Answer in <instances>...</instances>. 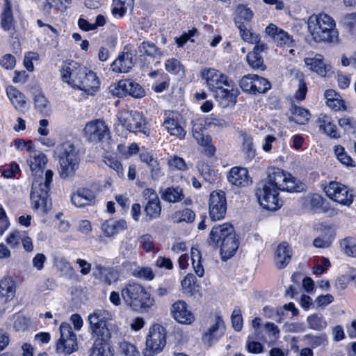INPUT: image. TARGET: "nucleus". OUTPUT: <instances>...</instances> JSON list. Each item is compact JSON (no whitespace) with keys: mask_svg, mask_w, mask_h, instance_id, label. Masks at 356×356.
<instances>
[{"mask_svg":"<svg viewBox=\"0 0 356 356\" xmlns=\"http://www.w3.org/2000/svg\"><path fill=\"white\" fill-rule=\"evenodd\" d=\"M334 154L337 159L343 165L346 166L353 167L355 166L354 161L349 155L345 152L344 147L341 145H337L334 147Z\"/></svg>","mask_w":356,"mask_h":356,"instance_id":"864d4df0","label":"nucleus"},{"mask_svg":"<svg viewBox=\"0 0 356 356\" xmlns=\"http://www.w3.org/2000/svg\"><path fill=\"white\" fill-rule=\"evenodd\" d=\"M148 167L149 168L150 177L152 179L159 180L164 176L163 170L156 159L149 163Z\"/></svg>","mask_w":356,"mask_h":356,"instance_id":"6e6d98bb","label":"nucleus"},{"mask_svg":"<svg viewBox=\"0 0 356 356\" xmlns=\"http://www.w3.org/2000/svg\"><path fill=\"white\" fill-rule=\"evenodd\" d=\"M195 218V214L193 211L190 209H184L176 211L172 215V220L174 223H191Z\"/></svg>","mask_w":356,"mask_h":356,"instance_id":"4c0bfd02","label":"nucleus"},{"mask_svg":"<svg viewBox=\"0 0 356 356\" xmlns=\"http://www.w3.org/2000/svg\"><path fill=\"white\" fill-rule=\"evenodd\" d=\"M316 122L319 129L323 130L330 138H338L340 137L337 127L330 116L321 113L318 115Z\"/></svg>","mask_w":356,"mask_h":356,"instance_id":"a878e982","label":"nucleus"},{"mask_svg":"<svg viewBox=\"0 0 356 356\" xmlns=\"http://www.w3.org/2000/svg\"><path fill=\"white\" fill-rule=\"evenodd\" d=\"M133 0H113L112 13L114 15H118L120 17H123L127 12V7L131 5Z\"/></svg>","mask_w":356,"mask_h":356,"instance_id":"5fc2aeb1","label":"nucleus"},{"mask_svg":"<svg viewBox=\"0 0 356 356\" xmlns=\"http://www.w3.org/2000/svg\"><path fill=\"white\" fill-rule=\"evenodd\" d=\"M254 94L264 93L271 87L270 82L265 78L254 74Z\"/></svg>","mask_w":356,"mask_h":356,"instance_id":"603ef678","label":"nucleus"},{"mask_svg":"<svg viewBox=\"0 0 356 356\" xmlns=\"http://www.w3.org/2000/svg\"><path fill=\"white\" fill-rule=\"evenodd\" d=\"M341 251L348 257H356V238L346 237L340 241Z\"/></svg>","mask_w":356,"mask_h":356,"instance_id":"a18cd8bd","label":"nucleus"},{"mask_svg":"<svg viewBox=\"0 0 356 356\" xmlns=\"http://www.w3.org/2000/svg\"><path fill=\"white\" fill-rule=\"evenodd\" d=\"M97 197L96 192L89 187H80L71 195V202L76 207H84L93 204Z\"/></svg>","mask_w":356,"mask_h":356,"instance_id":"f3484780","label":"nucleus"},{"mask_svg":"<svg viewBox=\"0 0 356 356\" xmlns=\"http://www.w3.org/2000/svg\"><path fill=\"white\" fill-rule=\"evenodd\" d=\"M166 344V331L159 324L151 326L146 337L145 348L143 350V356H155L161 353Z\"/></svg>","mask_w":356,"mask_h":356,"instance_id":"9d476101","label":"nucleus"},{"mask_svg":"<svg viewBox=\"0 0 356 356\" xmlns=\"http://www.w3.org/2000/svg\"><path fill=\"white\" fill-rule=\"evenodd\" d=\"M307 345L312 348H316L320 346H326L328 343L327 337L325 334L319 335H310L307 334L304 337Z\"/></svg>","mask_w":356,"mask_h":356,"instance_id":"49530a36","label":"nucleus"},{"mask_svg":"<svg viewBox=\"0 0 356 356\" xmlns=\"http://www.w3.org/2000/svg\"><path fill=\"white\" fill-rule=\"evenodd\" d=\"M54 264L63 275L72 276L74 270L70 263L63 256H57L54 259Z\"/></svg>","mask_w":356,"mask_h":356,"instance_id":"37998d69","label":"nucleus"},{"mask_svg":"<svg viewBox=\"0 0 356 356\" xmlns=\"http://www.w3.org/2000/svg\"><path fill=\"white\" fill-rule=\"evenodd\" d=\"M143 195L147 201L144 209L146 216L150 220L159 217L161 212V206L156 191L152 188H146L143 191Z\"/></svg>","mask_w":356,"mask_h":356,"instance_id":"dca6fc26","label":"nucleus"},{"mask_svg":"<svg viewBox=\"0 0 356 356\" xmlns=\"http://www.w3.org/2000/svg\"><path fill=\"white\" fill-rule=\"evenodd\" d=\"M21 240L22 236L20 232L15 230L9 234L6 238V243L11 248H17L19 246Z\"/></svg>","mask_w":356,"mask_h":356,"instance_id":"e2e57ef3","label":"nucleus"},{"mask_svg":"<svg viewBox=\"0 0 356 356\" xmlns=\"http://www.w3.org/2000/svg\"><path fill=\"white\" fill-rule=\"evenodd\" d=\"M201 76L222 106L227 107L236 103L237 90L234 89L227 75L214 68H206L202 70Z\"/></svg>","mask_w":356,"mask_h":356,"instance_id":"7ed1b4c3","label":"nucleus"},{"mask_svg":"<svg viewBox=\"0 0 356 356\" xmlns=\"http://www.w3.org/2000/svg\"><path fill=\"white\" fill-rule=\"evenodd\" d=\"M209 211L213 221L224 218L227 211V200L224 191H214L210 194Z\"/></svg>","mask_w":356,"mask_h":356,"instance_id":"ddd939ff","label":"nucleus"},{"mask_svg":"<svg viewBox=\"0 0 356 356\" xmlns=\"http://www.w3.org/2000/svg\"><path fill=\"white\" fill-rule=\"evenodd\" d=\"M307 30L316 43L339 42V31L334 18L326 13L312 15L307 19Z\"/></svg>","mask_w":356,"mask_h":356,"instance_id":"20e7f679","label":"nucleus"},{"mask_svg":"<svg viewBox=\"0 0 356 356\" xmlns=\"http://www.w3.org/2000/svg\"><path fill=\"white\" fill-rule=\"evenodd\" d=\"M110 134V130L105 121L96 119L86 123L83 129V135L88 141L98 143Z\"/></svg>","mask_w":356,"mask_h":356,"instance_id":"f8f14e48","label":"nucleus"},{"mask_svg":"<svg viewBox=\"0 0 356 356\" xmlns=\"http://www.w3.org/2000/svg\"><path fill=\"white\" fill-rule=\"evenodd\" d=\"M16 59L14 56L7 54L2 56L0 59V65L6 70H12L15 67Z\"/></svg>","mask_w":356,"mask_h":356,"instance_id":"338daca9","label":"nucleus"},{"mask_svg":"<svg viewBox=\"0 0 356 356\" xmlns=\"http://www.w3.org/2000/svg\"><path fill=\"white\" fill-rule=\"evenodd\" d=\"M102 230L104 234L107 237H112L120 232L127 228V222L124 220H106L102 225Z\"/></svg>","mask_w":356,"mask_h":356,"instance_id":"bb28decb","label":"nucleus"},{"mask_svg":"<svg viewBox=\"0 0 356 356\" xmlns=\"http://www.w3.org/2000/svg\"><path fill=\"white\" fill-rule=\"evenodd\" d=\"M254 15L253 11L246 6L240 4L236 9L234 18V24L237 28L249 25Z\"/></svg>","mask_w":356,"mask_h":356,"instance_id":"cd10ccee","label":"nucleus"},{"mask_svg":"<svg viewBox=\"0 0 356 356\" xmlns=\"http://www.w3.org/2000/svg\"><path fill=\"white\" fill-rule=\"evenodd\" d=\"M228 181L238 187H245L251 184L252 179L245 168L233 167L227 175Z\"/></svg>","mask_w":356,"mask_h":356,"instance_id":"aec40b11","label":"nucleus"},{"mask_svg":"<svg viewBox=\"0 0 356 356\" xmlns=\"http://www.w3.org/2000/svg\"><path fill=\"white\" fill-rule=\"evenodd\" d=\"M234 229L232 225L225 223L220 225L214 226L209 234V240L215 245H218L225 238L234 234Z\"/></svg>","mask_w":356,"mask_h":356,"instance_id":"4be33fe9","label":"nucleus"},{"mask_svg":"<svg viewBox=\"0 0 356 356\" xmlns=\"http://www.w3.org/2000/svg\"><path fill=\"white\" fill-rule=\"evenodd\" d=\"M104 162L109 168L113 169L120 177H124L122 165L116 158L111 156H106Z\"/></svg>","mask_w":356,"mask_h":356,"instance_id":"13d9d810","label":"nucleus"},{"mask_svg":"<svg viewBox=\"0 0 356 356\" xmlns=\"http://www.w3.org/2000/svg\"><path fill=\"white\" fill-rule=\"evenodd\" d=\"M308 327L314 330H323L327 325V321L325 320L322 314H313L309 315L307 318Z\"/></svg>","mask_w":356,"mask_h":356,"instance_id":"79ce46f5","label":"nucleus"},{"mask_svg":"<svg viewBox=\"0 0 356 356\" xmlns=\"http://www.w3.org/2000/svg\"><path fill=\"white\" fill-rule=\"evenodd\" d=\"M48 159L46 155L42 152H35L27 159V163L30 167L32 174L43 172L45 165Z\"/></svg>","mask_w":356,"mask_h":356,"instance_id":"7c9ffc66","label":"nucleus"},{"mask_svg":"<svg viewBox=\"0 0 356 356\" xmlns=\"http://www.w3.org/2000/svg\"><path fill=\"white\" fill-rule=\"evenodd\" d=\"M339 23L350 35L356 40V13H348L341 17Z\"/></svg>","mask_w":356,"mask_h":356,"instance_id":"c9c22d12","label":"nucleus"},{"mask_svg":"<svg viewBox=\"0 0 356 356\" xmlns=\"http://www.w3.org/2000/svg\"><path fill=\"white\" fill-rule=\"evenodd\" d=\"M254 74L244 76L240 81V87L243 91L254 94Z\"/></svg>","mask_w":356,"mask_h":356,"instance_id":"bf43d9fd","label":"nucleus"},{"mask_svg":"<svg viewBox=\"0 0 356 356\" xmlns=\"http://www.w3.org/2000/svg\"><path fill=\"white\" fill-rule=\"evenodd\" d=\"M290 120L299 124H306L311 117L308 110L298 106H292Z\"/></svg>","mask_w":356,"mask_h":356,"instance_id":"e433bc0d","label":"nucleus"},{"mask_svg":"<svg viewBox=\"0 0 356 356\" xmlns=\"http://www.w3.org/2000/svg\"><path fill=\"white\" fill-rule=\"evenodd\" d=\"M240 138L241 140V150L245 158L248 160L252 159L255 156L252 137L246 132L241 131Z\"/></svg>","mask_w":356,"mask_h":356,"instance_id":"72a5a7b5","label":"nucleus"},{"mask_svg":"<svg viewBox=\"0 0 356 356\" xmlns=\"http://www.w3.org/2000/svg\"><path fill=\"white\" fill-rule=\"evenodd\" d=\"M170 311L174 319L179 323L190 325L195 321L193 314L183 300H178L172 304Z\"/></svg>","mask_w":356,"mask_h":356,"instance_id":"a211bd4d","label":"nucleus"},{"mask_svg":"<svg viewBox=\"0 0 356 356\" xmlns=\"http://www.w3.org/2000/svg\"><path fill=\"white\" fill-rule=\"evenodd\" d=\"M60 332V337L58 343H63L62 341L65 339H70L71 338H76V335L73 332L72 328L70 324L67 323H62L59 327Z\"/></svg>","mask_w":356,"mask_h":356,"instance_id":"4d7b16f0","label":"nucleus"},{"mask_svg":"<svg viewBox=\"0 0 356 356\" xmlns=\"http://www.w3.org/2000/svg\"><path fill=\"white\" fill-rule=\"evenodd\" d=\"M241 39L249 44H254L261 39L260 35L254 32L250 25H246L238 28Z\"/></svg>","mask_w":356,"mask_h":356,"instance_id":"a19ab883","label":"nucleus"},{"mask_svg":"<svg viewBox=\"0 0 356 356\" xmlns=\"http://www.w3.org/2000/svg\"><path fill=\"white\" fill-rule=\"evenodd\" d=\"M32 175L34 177L31 192L32 207L35 210L41 209L43 212H45L48 192L53 180L54 172L51 170H47L44 175H43V172Z\"/></svg>","mask_w":356,"mask_h":356,"instance_id":"0eeeda50","label":"nucleus"},{"mask_svg":"<svg viewBox=\"0 0 356 356\" xmlns=\"http://www.w3.org/2000/svg\"><path fill=\"white\" fill-rule=\"evenodd\" d=\"M161 197L164 201L175 203L183 200V191L179 187L166 188L161 193Z\"/></svg>","mask_w":356,"mask_h":356,"instance_id":"58836bf2","label":"nucleus"},{"mask_svg":"<svg viewBox=\"0 0 356 356\" xmlns=\"http://www.w3.org/2000/svg\"><path fill=\"white\" fill-rule=\"evenodd\" d=\"M5 2V7L1 14V24L4 31L13 33L15 30V24L11 5L8 0H6Z\"/></svg>","mask_w":356,"mask_h":356,"instance_id":"473e14b6","label":"nucleus"},{"mask_svg":"<svg viewBox=\"0 0 356 356\" xmlns=\"http://www.w3.org/2000/svg\"><path fill=\"white\" fill-rule=\"evenodd\" d=\"M168 164L171 168H175L179 170L185 171L188 169L185 161L177 156H174L168 160Z\"/></svg>","mask_w":356,"mask_h":356,"instance_id":"0e129e2a","label":"nucleus"},{"mask_svg":"<svg viewBox=\"0 0 356 356\" xmlns=\"http://www.w3.org/2000/svg\"><path fill=\"white\" fill-rule=\"evenodd\" d=\"M225 331V325L224 321L220 316H216L214 323L211 325L208 330L204 334L202 341L210 346L224 334Z\"/></svg>","mask_w":356,"mask_h":356,"instance_id":"6ab92c4d","label":"nucleus"},{"mask_svg":"<svg viewBox=\"0 0 356 356\" xmlns=\"http://www.w3.org/2000/svg\"><path fill=\"white\" fill-rule=\"evenodd\" d=\"M108 341L95 339L93 346L90 349V356H112L113 353Z\"/></svg>","mask_w":356,"mask_h":356,"instance_id":"f704fd0d","label":"nucleus"},{"mask_svg":"<svg viewBox=\"0 0 356 356\" xmlns=\"http://www.w3.org/2000/svg\"><path fill=\"white\" fill-rule=\"evenodd\" d=\"M113 318V314L110 312L97 309L89 314L88 321L92 338L103 341H109L111 333L108 328V323Z\"/></svg>","mask_w":356,"mask_h":356,"instance_id":"1a4fd4ad","label":"nucleus"},{"mask_svg":"<svg viewBox=\"0 0 356 356\" xmlns=\"http://www.w3.org/2000/svg\"><path fill=\"white\" fill-rule=\"evenodd\" d=\"M120 352L124 356H140L136 347L128 342L124 341L120 346Z\"/></svg>","mask_w":356,"mask_h":356,"instance_id":"680f3d73","label":"nucleus"},{"mask_svg":"<svg viewBox=\"0 0 356 356\" xmlns=\"http://www.w3.org/2000/svg\"><path fill=\"white\" fill-rule=\"evenodd\" d=\"M139 52L153 58H160L163 56L159 48L149 42H143L139 46Z\"/></svg>","mask_w":356,"mask_h":356,"instance_id":"de8ad7c7","label":"nucleus"},{"mask_svg":"<svg viewBox=\"0 0 356 356\" xmlns=\"http://www.w3.org/2000/svg\"><path fill=\"white\" fill-rule=\"evenodd\" d=\"M63 343H57L56 351L60 353L71 354L78 349L76 338H71L62 341Z\"/></svg>","mask_w":356,"mask_h":356,"instance_id":"09e8293b","label":"nucleus"},{"mask_svg":"<svg viewBox=\"0 0 356 356\" xmlns=\"http://www.w3.org/2000/svg\"><path fill=\"white\" fill-rule=\"evenodd\" d=\"M192 264L195 273L200 277H203L204 269L201 262L202 257L200 250L195 247H192L191 250Z\"/></svg>","mask_w":356,"mask_h":356,"instance_id":"c03bdc74","label":"nucleus"},{"mask_svg":"<svg viewBox=\"0 0 356 356\" xmlns=\"http://www.w3.org/2000/svg\"><path fill=\"white\" fill-rule=\"evenodd\" d=\"M326 195L341 205L350 207L353 202V194L348 187L338 181H332L324 187Z\"/></svg>","mask_w":356,"mask_h":356,"instance_id":"9b49d317","label":"nucleus"},{"mask_svg":"<svg viewBox=\"0 0 356 356\" xmlns=\"http://www.w3.org/2000/svg\"><path fill=\"white\" fill-rule=\"evenodd\" d=\"M165 67L167 72L177 75H183L184 74V67L181 63L172 58L167 60L165 63Z\"/></svg>","mask_w":356,"mask_h":356,"instance_id":"8fccbe9b","label":"nucleus"},{"mask_svg":"<svg viewBox=\"0 0 356 356\" xmlns=\"http://www.w3.org/2000/svg\"><path fill=\"white\" fill-rule=\"evenodd\" d=\"M111 92L120 97L128 95L134 98H141L145 93L141 86L131 79L119 81L111 89Z\"/></svg>","mask_w":356,"mask_h":356,"instance_id":"4468645a","label":"nucleus"},{"mask_svg":"<svg viewBox=\"0 0 356 356\" xmlns=\"http://www.w3.org/2000/svg\"><path fill=\"white\" fill-rule=\"evenodd\" d=\"M133 275L140 279L152 280L154 277V274L149 267H139L134 270Z\"/></svg>","mask_w":356,"mask_h":356,"instance_id":"052dcab7","label":"nucleus"},{"mask_svg":"<svg viewBox=\"0 0 356 356\" xmlns=\"http://www.w3.org/2000/svg\"><path fill=\"white\" fill-rule=\"evenodd\" d=\"M6 93L15 109L23 111L26 103L24 95L13 86H8L6 88Z\"/></svg>","mask_w":356,"mask_h":356,"instance_id":"c756f323","label":"nucleus"},{"mask_svg":"<svg viewBox=\"0 0 356 356\" xmlns=\"http://www.w3.org/2000/svg\"><path fill=\"white\" fill-rule=\"evenodd\" d=\"M139 241L142 244L143 248L145 251H154V244L152 236L150 234H144L139 238Z\"/></svg>","mask_w":356,"mask_h":356,"instance_id":"774afa93","label":"nucleus"},{"mask_svg":"<svg viewBox=\"0 0 356 356\" xmlns=\"http://www.w3.org/2000/svg\"><path fill=\"white\" fill-rule=\"evenodd\" d=\"M305 65L312 71L315 72L321 76H325L328 70H330V65H327L323 63V57L321 54H316L314 57L305 58Z\"/></svg>","mask_w":356,"mask_h":356,"instance_id":"b1692460","label":"nucleus"},{"mask_svg":"<svg viewBox=\"0 0 356 356\" xmlns=\"http://www.w3.org/2000/svg\"><path fill=\"white\" fill-rule=\"evenodd\" d=\"M192 133L197 143L204 147V154L209 156H212L216 152V147L211 144V138L208 135L202 133L204 127L202 122L195 120L192 121Z\"/></svg>","mask_w":356,"mask_h":356,"instance_id":"2eb2a0df","label":"nucleus"},{"mask_svg":"<svg viewBox=\"0 0 356 356\" xmlns=\"http://www.w3.org/2000/svg\"><path fill=\"white\" fill-rule=\"evenodd\" d=\"M246 59L252 69L264 70L263 58L256 51L249 52L246 56Z\"/></svg>","mask_w":356,"mask_h":356,"instance_id":"3c124183","label":"nucleus"},{"mask_svg":"<svg viewBox=\"0 0 356 356\" xmlns=\"http://www.w3.org/2000/svg\"><path fill=\"white\" fill-rule=\"evenodd\" d=\"M97 270L96 277H99L102 282L107 285L116 282L119 280V274L117 270L113 268H107L100 264L95 266Z\"/></svg>","mask_w":356,"mask_h":356,"instance_id":"c85d7f7f","label":"nucleus"},{"mask_svg":"<svg viewBox=\"0 0 356 356\" xmlns=\"http://www.w3.org/2000/svg\"><path fill=\"white\" fill-rule=\"evenodd\" d=\"M238 248V242L236 234H232L224 238L220 244V254L222 259L226 261L234 255Z\"/></svg>","mask_w":356,"mask_h":356,"instance_id":"393cba45","label":"nucleus"},{"mask_svg":"<svg viewBox=\"0 0 356 356\" xmlns=\"http://www.w3.org/2000/svg\"><path fill=\"white\" fill-rule=\"evenodd\" d=\"M118 123L115 129L119 135L129 133L142 132L145 136L149 135L147 127L146 118L143 114L137 111L123 110L117 115Z\"/></svg>","mask_w":356,"mask_h":356,"instance_id":"423d86ee","label":"nucleus"},{"mask_svg":"<svg viewBox=\"0 0 356 356\" xmlns=\"http://www.w3.org/2000/svg\"><path fill=\"white\" fill-rule=\"evenodd\" d=\"M16 293L15 282L13 277L6 276L0 280V298L4 302L11 301Z\"/></svg>","mask_w":356,"mask_h":356,"instance_id":"5701e85b","label":"nucleus"},{"mask_svg":"<svg viewBox=\"0 0 356 356\" xmlns=\"http://www.w3.org/2000/svg\"><path fill=\"white\" fill-rule=\"evenodd\" d=\"M133 57L130 52H122L111 63V69L116 73H127L133 67Z\"/></svg>","mask_w":356,"mask_h":356,"instance_id":"412c9836","label":"nucleus"},{"mask_svg":"<svg viewBox=\"0 0 356 356\" xmlns=\"http://www.w3.org/2000/svg\"><path fill=\"white\" fill-rule=\"evenodd\" d=\"M55 154L58 161V172L60 177L67 179L74 177L79 168L81 159L74 144L65 142L59 145Z\"/></svg>","mask_w":356,"mask_h":356,"instance_id":"39448f33","label":"nucleus"},{"mask_svg":"<svg viewBox=\"0 0 356 356\" xmlns=\"http://www.w3.org/2000/svg\"><path fill=\"white\" fill-rule=\"evenodd\" d=\"M163 125L170 135L181 138L185 137L186 133L177 120L170 118H166L163 122Z\"/></svg>","mask_w":356,"mask_h":356,"instance_id":"ea45409f","label":"nucleus"},{"mask_svg":"<svg viewBox=\"0 0 356 356\" xmlns=\"http://www.w3.org/2000/svg\"><path fill=\"white\" fill-rule=\"evenodd\" d=\"M232 327L236 331H240L243 326V318L239 309H234L232 314Z\"/></svg>","mask_w":356,"mask_h":356,"instance_id":"69168bd1","label":"nucleus"},{"mask_svg":"<svg viewBox=\"0 0 356 356\" xmlns=\"http://www.w3.org/2000/svg\"><path fill=\"white\" fill-rule=\"evenodd\" d=\"M61 79L72 88L83 91L88 95H93L100 88L97 74L86 70L77 63L70 60L65 63L60 69Z\"/></svg>","mask_w":356,"mask_h":356,"instance_id":"f03ea898","label":"nucleus"},{"mask_svg":"<svg viewBox=\"0 0 356 356\" xmlns=\"http://www.w3.org/2000/svg\"><path fill=\"white\" fill-rule=\"evenodd\" d=\"M121 296L124 302L134 310H147L154 302V299L146 292L144 287L137 283L127 284L121 290Z\"/></svg>","mask_w":356,"mask_h":356,"instance_id":"6e6552de","label":"nucleus"},{"mask_svg":"<svg viewBox=\"0 0 356 356\" xmlns=\"http://www.w3.org/2000/svg\"><path fill=\"white\" fill-rule=\"evenodd\" d=\"M291 252L286 243H280L276 250L275 262L279 268H283L291 260Z\"/></svg>","mask_w":356,"mask_h":356,"instance_id":"2f4dec72","label":"nucleus"},{"mask_svg":"<svg viewBox=\"0 0 356 356\" xmlns=\"http://www.w3.org/2000/svg\"><path fill=\"white\" fill-rule=\"evenodd\" d=\"M267 174L264 184L256 193L259 204L266 209L276 211L282 207L280 191L300 193L305 189L303 183L282 169L270 168Z\"/></svg>","mask_w":356,"mask_h":356,"instance_id":"f257e3e1","label":"nucleus"}]
</instances>
